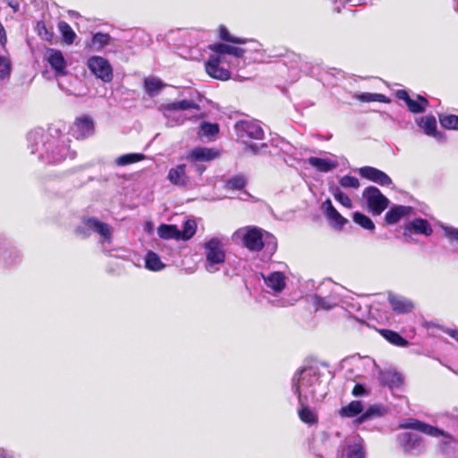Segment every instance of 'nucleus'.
<instances>
[{
    "label": "nucleus",
    "mask_w": 458,
    "mask_h": 458,
    "mask_svg": "<svg viewBox=\"0 0 458 458\" xmlns=\"http://www.w3.org/2000/svg\"><path fill=\"white\" fill-rule=\"evenodd\" d=\"M388 301L393 310L397 313L408 314L414 308L411 301L399 295L389 294Z\"/></svg>",
    "instance_id": "nucleus-29"
},
{
    "label": "nucleus",
    "mask_w": 458,
    "mask_h": 458,
    "mask_svg": "<svg viewBox=\"0 0 458 458\" xmlns=\"http://www.w3.org/2000/svg\"><path fill=\"white\" fill-rule=\"evenodd\" d=\"M217 152L208 148L197 147L194 148L187 156V159L191 162L210 161L216 158Z\"/></svg>",
    "instance_id": "nucleus-31"
},
{
    "label": "nucleus",
    "mask_w": 458,
    "mask_h": 458,
    "mask_svg": "<svg viewBox=\"0 0 458 458\" xmlns=\"http://www.w3.org/2000/svg\"><path fill=\"white\" fill-rule=\"evenodd\" d=\"M415 123L426 135L435 138L437 141L445 140V134L437 131V119L434 115L417 117Z\"/></svg>",
    "instance_id": "nucleus-17"
},
{
    "label": "nucleus",
    "mask_w": 458,
    "mask_h": 458,
    "mask_svg": "<svg viewBox=\"0 0 458 458\" xmlns=\"http://www.w3.org/2000/svg\"><path fill=\"white\" fill-rule=\"evenodd\" d=\"M321 400H307L298 401L300 404V408L298 409V416L300 420L307 424L308 426H314L318 423V416L315 410H312L310 407V403H317Z\"/></svg>",
    "instance_id": "nucleus-23"
},
{
    "label": "nucleus",
    "mask_w": 458,
    "mask_h": 458,
    "mask_svg": "<svg viewBox=\"0 0 458 458\" xmlns=\"http://www.w3.org/2000/svg\"><path fill=\"white\" fill-rule=\"evenodd\" d=\"M206 165L198 161L191 162V165L190 166V172H192L199 176H201L202 174L206 171Z\"/></svg>",
    "instance_id": "nucleus-57"
},
{
    "label": "nucleus",
    "mask_w": 458,
    "mask_h": 458,
    "mask_svg": "<svg viewBox=\"0 0 458 458\" xmlns=\"http://www.w3.org/2000/svg\"><path fill=\"white\" fill-rule=\"evenodd\" d=\"M353 98L360 102L366 103L377 101L388 104L391 102V99L387 96L381 93L361 92L354 94Z\"/></svg>",
    "instance_id": "nucleus-39"
},
{
    "label": "nucleus",
    "mask_w": 458,
    "mask_h": 458,
    "mask_svg": "<svg viewBox=\"0 0 458 458\" xmlns=\"http://www.w3.org/2000/svg\"><path fill=\"white\" fill-rule=\"evenodd\" d=\"M186 165L180 164L174 167L170 168L167 174L168 181L175 186L186 187L189 183L190 178L186 173Z\"/></svg>",
    "instance_id": "nucleus-27"
},
{
    "label": "nucleus",
    "mask_w": 458,
    "mask_h": 458,
    "mask_svg": "<svg viewBox=\"0 0 458 458\" xmlns=\"http://www.w3.org/2000/svg\"><path fill=\"white\" fill-rule=\"evenodd\" d=\"M388 412V408L383 404L375 403L369 405L360 416L354 419L353 423L355 425H360L368 420H371L375 418H380L385 416Z\"/></svg>",
    "instance_id": "nucleus-25"
},
{
    "label": "nucleus",
    "mask_w": 458,
    "mask_h": 458,
    "mask_svg": "<svg viewBox=\"0 0 458 458\" xmlns=\"http://www.w3.org/2000/svg\"><path fill=\"white\" fill-rule=\"evenodd\" d=\"M46 58L56 76H64L67 73V63L62 51L55 48H47Z\"/></svg>",
    "instance_id": "nucleus-20"
},
{
    "label": "nucleus",
    "mask_w": 458,
    "mask_h": 458,
    "mask_svg": "<svg viewBox=\"0 0 458 458\" xmlns=\"http://www.w3.org/2000/svg\"><path fill=\"white\" fill-rule=\"evenodd\" d=\"M413 208L410 206L394 205L385 215L387 225L397 224L403 216L410 215Z\"/></svg>",
    "instance_id": "nucleus-28"
},
{
    "label": "nucleus",
    "mask_w": 458,
    "mask_h": 458,
    "mask_svg": "<svg viewBox=\"0 0 458 458\" xmlns=\"http://www.w3.org/2000/svg\"><path fill=\"white\" fill-rule=\"evenodd\" d=\"M319 138L323 139V140H328L332 138V134H327V136H319Z\"/></svg>",
    "instance_id": "nucleus-64"
},
{
    "label": "nucleus",
    "mask_w": 458,
    "mask_h": 458,
    "mask_svg": "<svg viewBox=\"0 0 458 458\" xmlns=\"http://www.w3.org/2000/svg\"><path fill=\"white\" fill-rule=\"evenodd\" d=\"M352 394L356 397H360V396L367 395L369 394V392L364 384L356 383L352 391Z\"/></svg>",
    "instance_id": "nucleus-56"
},
{
    "label": "nucleus",
    "mask_w": 458,
    "mask_h": 458,
    "mask_svg": "<svg viewBox=\"0 0 458 458\" xmlns=\"http://www.w3.org/2000/svg\"><path fill=\"white\" fill-rule=\"evenodd\" d=\"M397 441L407 454L419 455L425 449L423 438L417 433H401L397 437Z\"/></svg>",
    "instance_id": "nucleus-12"
},
{
    "label": "nucleus",
    "mask_w": 458,
    "mask_h": 458,
    "mask_svg": "<svg viewBox=\"0 0 458 458\" xmlns=\"http://www.w3.org/2000/svg\"><path fill=\"white\" fill-rule=\"evenodd\" d=\"M218 30L219 37L224 41L231 42L233 44H244L246 42V40L242 38L232 36L227 28L224 25H220Z\"/></svg>",
    "instance_id": "nucleus-49"
},
{
    "label": "nucleus",
    "mask_w": 458,
    "mask_h": 458,
    "mask_svg": "<svg viewBox=\"0 0 458 458\" xmlns=\"http://www.w3.org/2000/svg\"><path fill=\"white\" fill-rule=\"evenodd\" d=\"M247 181L242 175H234L225 182L227 190H242L246 186Z\"/></svg>",
    "instance_id": "nucleus-45"
},
{
    "label": "nucleus",
    "mask_w": 458,
    "mask_h": 458,
    "mask_svg": "<svg viewBox=\"0 0 458 458\" xmlns=\"http://www.w3.org/2000/svg\"><path fill=\"white\" fill-rule=\"evenodd\" d=\"M439 123L442 127L447 130H458V115L443 114L439 116Z\"/></svg>",
    "instance_id": "nucleus-44"
},
{
    "label": "nucleus",
    "mask_w": 458,
    "mask_h": 458,
    "mask_svg": "<svg viewBox=\"0 0 458 458\" xmlns=\"http://www.w3.org/2000/svg\"><path fill=\"white\" fill-rule=\"evenodd\" d=\"M337 288L338 285L331 280L324 281L318 287L312 298L316 310H329L339 303L341 298L337 293Z\"/></svg>",
    "instance_id": "nucleus-8"
},
{
    "label": "nucleus",
    "mask_w": 458,
    "mask_h": 458,
    "mask_svg": "<svg viewBox=\"0 0 458 458\" xmlns=\"http://www.w3.org/2000/svg\"><path fill=\"white\" fill-rule=\"evenodd\" d=\"M145 159V155L141 153H127L118 157L115 164L118 166H125Z\"/></svg>",
    "instance_id": "nucleus-41"
},
{
    "label": "nucleus",
    "mask_w": 458,
    "mask_h": 458,
    "mask_svg": "<svg viewBox=\"0 0 458 458\" xmlns=\"http://www.w3.org/2000/svg\"><path fill=\"white\" fill-rule=\"evenodd\" d=\"M443 331L458 342V329L445 328Z\"/></svg>",
    "instance_id": "nucleus-59"
},
{
    "label": "nucleus",
    "mask_w": 458,
    "mask_h": 458,
    "mask_svg": "<svg viewBox=\"0 0 458 458\" xmlns=\"http://www.w3.org/2000/svg\"><path fill=\"white\" fill-rule=\"evenodd\" d=\"M368 210L373 216H379L389 205V199L376 186H368L362 192Z\"/></svg>",
    "instance_id": "nucleus-10"
},
{
    "label": "nucleus",
    "mask_w": 458,
    "mask_h": 458,
    "mask_svg": "<svg viewBox=\"0 0 458 458\" xmlns=\"http://www.w3.org/2000/svg\"><path fill=\"white\" fill-rule=\"evenodd\" d=\"M234 238L242 240V244L250 251L264 250L265 254L271 258L277 250V240L270 233L256 226H246L238 229Z\"/></svg>",
    "instance_id": "nucleus-4"
},
{
    "label": "nucleus",
    "mask_w": 458,
    "mask_h": 458,
    "mask_svg": "<svg viewBox=\"0 0 458 458\" xmlns=\"http://www.w3.org/2000/svg\"><path fill=\"white\" fill-rule=\"evenodd\" d=\"M271 146L276 149V152L267 151L270 155H280L284 162L290 167L301 165L305 156V149L291 144L284 138L271 140Z\"/></svg>",
    "instance_id": "nucleus-7"
},
{
    "label": "nucleus",
    "mask_w": 458,
    "mask_h": 458,
    "mask_svg": "<svg viewBox=\"0 0 458 458\" xmlns=\"http://www.w3.org/2000/svg\"><path fill=\"white\" fill-rule=\"evenodd\" d=\"M359 174L370 182H373L380 186H390L393 181L388 174L385 172L369 165L362 166L359 169Z\"/></svg>",
    "instance_id": "nucleus-18"
},
{
    "label": "nucleus",
    "mask_w": 458,
    "mask_h": 458,
    "mask_svg": "<svg viewBox=\"0 0 458 458\" xmlns=\"http://www.w3.org/2000/svg\"><path fill=\"white\" fill-rule=\"evenodd\" d=\"M441 228L449 243L458 246V228L451 225H442Z\"/></svg>",
    "instance_id": "nucleus-50"
},
{
    "label": "nucleus",
    "mask_w": 458,
    "mask_h": 458,
    "mask_svg": "<svg viewBox=\"0 0 458 458\" xmlns=\"http://www.w3.org/2000/svg\"><path fill=\"white\" fill-rule=\"evenodd\" d=\"M340 2H343L344 4H351L352 6L360 5L365 4L364 0H339Z\"/></svg>",
    "instance_id": "nucleus-61"
},
{
    "label": "nucleus",
    "mask_w": 458,
    "mask_h": 458,
    "mask_svg": "<svg viewBox=\"0 0 458 458\" xmlns=\"http://www.w3.org/2000/svg\"><path fill=\"white\" fill-rule=\"evenodd\" d=\"M251 45V47L248 48L250 49V51L248 52L249 54H250V55H245V60L249 59L250 61H252L254 63H265L270 58H276V56H269L273 55L275 52L267 54V52L260 47L261 46L259 43L252 41Z\"/></svg>",
    "instance_id": "nucleus-33"
},
{
    "label": "nucleus",
    "mask_w": 458,
    "mask_h": 458,
    "mask_svg": "<svg viewBox=\"0 0 458 458\" xmlns=\"http://www.w3.org/2000/svg\"><path fill=\"white\" fill-rule=\"evenodd\" d=\"M321 372L318 367L300 369L293 377V390L298 401L322 400L325 394L319 393Z\"/></svg>",
    "instance_id": "nucleus-3"
},
{
    "label": "nucleus",
    "mask_w": 458,
    "mask_h": 458,
    "mask_svg": "<svg viewBox=\"0 0 458 458\" xmlns=\"http://www.w3.org/2000/svg\"><path fill=\"white\" fill-rule=\"evenodd\" d=\"M379 384L391 390L399 389L403 384V377L395 370L380 371L378 374Z\"/></svg>",
    "instance_id": "nucleus-24"
},
{
    "label": "nucleus",
    "mask_w": 458,
    "mask_h": 458,
    "mask_svg": "<svg viewBox=\"0 0 458 458\" xmlns=\"http://www.w3.org/2000/svg\"><path fill=\"white\" fill-rule=\"evenodd\" d=\"M329 75L335 77L338 80H342L345 78V73L340 69L337 68H329L327 72Z\"/></svg>",
    "instance_id": "nucleus-58"
},
{
    "label": "nucleus",
    "mask_w": 458,
    "mask_h": 458,
    "mask_svg": "<svg viewBox=\"0 0 458 458\" xmlns=\"http://www.w3.org/2000/svg\"><path fill=\"white\" fill-rule=\"evenodd\" d=\"M308 163L317 171L321 173H328L338 167L339 163L336 160L323 158L318 157H310Z\"/></svg>",
    "instance_id": "nucleus-32"
},
{
    "label": "nucleus",
    "mask_w": 458,
    "mask_h": 458,
    "mask_svg": "<svg viewBox=\"0 0 458 458\" xmlns=\"http://www.w3.org/2000/svg\"><path fill=\"white\" fill-rule=\"evenodd\" d=\"M5 41H6L5 30H4L2 23L0 22V43L4 44Z\"/></svg>",
    "instance_id": "nucleus-62"
},
{
    "label": "nucleus",
    "mask_w": 458,
    "mask_h": 458,
    "mask_svg": "<svg viewBox=\"0 0 458 458\" xmlns=\"http://www.w3.org/2000/svg\"><path fill=\"white\" fill-rule=\"evenodd\" d=\"M219 132V126L217 123L208 122H202L200 124V133L206 137H213Z\"/></svg>",
    "instance_id": "nucleus-51"
},
{
    "label": "nucleus",
    "mask_w": 458,
    "mask_h": 458,
    "mask_svg": "<svg viewBox=\"0 0 458 458\" xmlns=\"http://www.w3.org/2000/svg\"><path fill=\"white\" fill-rule=\"evenodd\" d=\"M72 131L77 140L89 138L95 133V123L90 116L82 115L75 120Z\"/></svg>",
    "instance_id": "nucleus-16"
},
{
    "label": "nucleus",
    "mask_w": 458,
    "mask_h": 458,
    "mask_svg": "<svg viewBox=\"0 0 458 458\" xmlns=\"http://www.w3.org/2000/svg\"><path fill=\"white\" fill-rule=\"evenodd\" d=\"M58 30L62 35L63 40L64 43L71 45L74 42L76 38V34L72 29V27L64 21L58 22Z\"/></svg>",
    "instance_id": "nucleus-42"
},
{
    "label": "nucleus",
    "mask_w": 458,
    "mask_h": 458,
    "mask_svg": "<svg viewBox=\"0 0 458 458\" xmlns=\"http://www.w3.org/2000/svg\"><path fill=\"white\" fill-rule=\"evenodd\" d=\"M37 30L38 31V35L44 39L50 41L53 38V33L49 31L44 21H38Z\"/></svg>",
    "instance_id": "nucleus-54"
},
{
    "label": "nucleus",
    "mask_w": 458,
    "mask_h": 458,
    "mask_svg": "<svg viewBox=\"0 0 458 458\" xmlns=\"http://www.w3.org/2000/svg\"><path fill=\"white\" fill-rule=\"evenodd\" d=\"M264 281L265 291L268 293L278 294L286 286V277L281 271L261 273Z\"/></svg>",
    "instance_id": "nucleus-14"
},
{
    "label": "nucleus",
    "mask_w": 458,
    "mask_h": 458,
    "mask_svg": "<svg viewBox=\"0 0 458 458\" xmlns=\"http://www.w3.org/2000/svg\"><path fill=\"white\" fill-rule=\"evenodd\" d=\"M164 87L165 83L157 77H148L144 80V90L151 98L158 95Z\"/></svg>",
    "instance_id": "nucleus-36"
},
{
    "label": "nucleus",
    "mask_w": 458,
    "mask_h": 458,
    "mask_svg": "<svg viewBox=\"0 0 458 458\" xmlns=\"http://www.w3.org/2000/svg\"><path fill=\"white\" fill-rule=\"evenodd\" d=\"M28 148L43 164L55 165L66 158L73 159L76 153L71 151L69 137L63 131L51 125L45 131L37 128L27 135Z\"/></svg>",
    "instance_id": "nucleus-1"
},
{
    "label": "nucleus",
    "mask_w": 458,
    "mask_h": 458,
    "mask_svg": "<svg viewBox=\"0 0 458 458\" xmlns=\"http://www.w3.org/2000/svg\"><path fill=\"white\" fill-rule=\"evenodd\" d=\"M352 220L365 230L374 231L375 225L373 221L365 214L356 211L352 214Z\"/></svg>",
    "instance_id": "nucleus-43"
},
{
    "label": "nucleus",
    "mask_w": 458,
    "mask_h": 458,
    "mask_svg": "<svg viewBox=\"0 0 458 458\" xmlns=\"http://www.w3.org/2000/svg\"><path fill=\"white\" fill-rule=\"evenodd\" d=\"M378 332L386 341L395 346L404 347L409 344V341L403 338L398 332L390 329H379Z\"/></svg>",
    "instance_id": "nucleus-38"
},
{
    "label": "nucleus",
    "mask_w": 458,
    "mask_h": 458,
    "mask_svg": "<svg viewBox=\"0 0 458 458\" xmlns=\"http://www.w3.org/2000/svg\"><path fill=\"white\" fill-rule=\"evenodd\" d=\"M145 267L150 271H161L165 267L160 257L152 250H148L145 256Z\"/></svg>",
    "instance_id": "nucleus-37"
},
{
    "label": "nucleus",
    "mask_w": 458,
    "mask_h": 458,
    "mask_svg": "<svg viewBox=\"0 0 458 458\" xmlns=\"http://www.w3.org/2000/svg\"><path fill=\"white\" fill-rule=\"evenodd\" d=\"M321 209L324 216L334 228L342 229L344 225L348 223V220L336 210L329 199H327L322 203Z\"/></svg>",
    "instance_id": "nucleus-21"
},
{
    "label": "nucleus",
    "mask_w": 458,
    "mask_h": 458,
    "mask_svg": "<svg viewBox=\"0 0 458 458\" xmlns=\"http://www.w3.org/2000/svg\"><path fill=\"white\" fill-rule=\"evenodd\" d=\"M197 225L194 220H186L183 223L182 230L181 231V240H190L196 233Z\"/></svg>",
    "instance_id": "nucleus-48"
},
{
    "label": "nucleus",
    "mask_w": 458,
    "mask_h": 458,
    "mask_svg": "<svg viewBox=\"0 0 458 458\" xmlns=\"http://www.w3.org/2000/svg\"><path fill=\"white\" fill-rule=\"evenodd\" d=\"M87 67L89 72L104 83H109L114 79V69L109 61L99 55L88 58Z\"/></svg>",
    "instance_id": "nucleus-11"
},
{
    "label": "nucleus",
    "mask_w": 458,
    "mask_h": 458,
    "mask_svg": "<svg viewBox=\"0 0 458 458\" xmlns=\"http://www.w3.org/2000/svg\"><path fill=\"white\" fill-rule=\"evenodd\" d=\"M89 217H83L81 221V225H78L75 228V233L77 236H80L82 239H86L90 236L92 233V229L89 225Z\"/></svg>",
    "instance_id": "nucleus-52"
},
{
    "label": "nucleus",
    "mask_w": 458,
    "mask_h": 458,
    "mask_svg": "<svg viewBox=\"0 0 458 458\" xmlns=\"http://www.w3.org/2000/svg\"><path fill=\"white\" fill-rule=\"evenodd\" d=\"M6 2L8 4V5L13 9L14 13L19 11V4L17 2L13 3V1H10V0H6Z\"/></svg>",
    "instance_id": "nucleus-63"
},
{
    "label": "nucleus",
    "mask_w": 458,
    "mask_h": 458,
    "mask_svg": "<svg viewBox=\"0 0 458 458\" xmlns=\"http://www.w3.org/2000/svg\"><path fill=\"white\" fill-rule=\"evenodd\" d=\"M157 235L163 240H181V230L175 225L162 224L157 227Z\"/></svg>",
    "instance_id": "nucleus-35"
},
{
    "label": "nucleus",
    "mask_w": 458,
    "mask_h": 458,
    "mask_svg": "<svg viewBox=\"0 0 458 458\" xmlns=\"http://www.w3.org/2000/svg\"><path fill=\"white\" fill-rule=\"evenodd\" d=\"M339 183L344 188L358 189L360 187V182L358 178L352 175H344L339 180Z\"/></svg>",
    "instance_id": "nucleus-53"
},
{
    "label": "nucleus",
    "mask_w": 458,
    "mask_h": 458,
    "mask_svg": "<svg viewBox=\"0 0 458 458\" xmlns=\"http://www.w3.org/2000/svg\"><path fill=\"white\" fill-rule=\"evenodd\" d=\"M341 455L343 458H365V444L363 439L357 436L347 441L342 447Z\"/></svg>",
    "instance_id": "nucleus-19"
},
{
    "label": "nucleus",
    "mask_w": 458,
    "mask_h": 458,
    "mask_svg": "<svg viewBox=\"0 0 458 458\" xmlns=\"http://www.w3.org/2000/svg\"><path fill=\"white\" fill-rule=\"evenodd\" d=\"M11 65L4 57L0 56V81L4 80L10 75Z\"/></svg>",
    "instance_id": "nucleus-55"
},
{
    "label": "nucleus",
    "mask_w": 458,
    "mask_h": 458,
    "mask_svg": "<svg viewBox=\"0 0 458 458\" xmlns=\"http://www.w3.org/2000/svg\"><path fill=\"white\" fill-rule=\"evenodd\" d=\"M364 406L361 401H352L339 410L342 418H357L363 413Z\"/></svg>",
    "instance_id": "nucleus-34"
},
{
    "label": "nucleus",
    "mask_w": 458,
    "mask_h": 458,
    "mask_svg": "<svg viewBox=\"0 0 458 458\" xmlns=\"http://www.w3.org/2000/svg\"><path fill=\"white\" fill-rule=\"evenodd\" d=\"M166 110L168 111H179V110H190L195 109L199 110V106L193 100L182 99L167 104Z\"/></svg>",
    "instance_id": "nucleus-40"
},
{
    "label": "nucleus",
    "mask_w": 458,
    "mask_h": 458,
    "mask_svg": "<svg viewBox=\"0 0 458 458\" xmlns=\"http://www.w3.org/2000/svg\"><path fill=\"white\" fill-rule=\"evenodd\" d=\"M235 131L239 139L245 144V148L250 150L252 154L257 155L259 153H267L268 145L262 143L260 145L253 143L247 144L248 140H262L264 137V131L259 122L250 120H241L235 124Z\"/></svg>",
    "instance_id": "nucleus-6"
},
{
    "label": "nucleus",
    "mask_w": 458,
    "mask_h": 458,
    "mask_svg": "<svg viewBox=\"0 0 458 458\" xmlns=\"http://www.w3.org/2000/svg\"><path fill=\"white\" fill-rule=\"evenodd\" d=\"M272 56H276V58H280V61L285 65L288 69L293 70L297 74L298 72L301 71L304 68V64H307L306 61L302 59V57L290 51L283 52H275Z\"/></svg>",
    "instance_id": "nucleus-22"
},
{
    "label": "nucleus",
    "mask_w": 458,
    "mask_h": 458,
    "mask_svg": "<svg viewBox=\"0 0 458 458\" xmlns=\"http://www.w3.org/2000/svg\"><path fill=\"white\" fill-rule=\"evenodd\" d=\"M395 96L398 99L404 101L408 110L412 114H422L429 106V102L425 97L418 94L416 98H412L405 89H398Z\"/></svg>",
    "instance_id": "nucleus-15"
},
{
    "label": "nucleus",
    "mask_w": 458,
    "mask_h": 458,
    "mask_svg": "<svg viewBox=\"0 0 458 458\" xmlns=\"http://www.w3.org/2000/svg\"><path fill=\"white\" fill-rule=\"evenodd\" d=\"M330 191L335 200L341 203L345 208L352 207V200L339 187L335 186L330 189Z\"/></svg>",
    "instance_id": "nucleus-47"
},
{
    "label": "nucleus",
    "mask_w": 458,
    "mask_h": 458,
    "mask_svg": "<svg viewBox=\"0 0 458 458\" xmlns=\"http://www.w3.org/2000/svg\"><path fill=\"white\" fill-rule=\"evenodd\" d=\"M21 260V252L13 240L5 233H0V267L11 268L19 265Z\"/></svg>",
    "instance_id": "nucleus-9"
},
{
    "label": "nucleus",
    "mask_w": 458,
    "mask_h": 458,
    "mask_svg": "<svg viewBox=\"0 0 458 458\" xmlns=\"http://www.w3.org/2000/svg\"><path fill=\"white\" fill-rule=\"evenodd\" d=\"M213 54L206 62L207 73L216 80L227 81L231 77L232 65L240 66L245 63V55L250 49L230 46L225 43H216L209 47Z\"/></svg>",
    "instance_id": "nucleus-2"
},
{
    "label": "nucleus",
    "mask_w": 458,
    "mask_h": 458,
    "mask_svg": "<svg viewBox=\"0 0 458 458\" xmlns=\"http://www.w3.org/2000/svg\"><path fill=\"white\" fill-rule=\"evenodd\" d=\"M274 304L280 307H286L293 305V302H291L290 301L287 300H275Z\"/></svg>",
    "instance_id": "nucleus-60"
},
{
    "label": "nucleus",
    "mask_w": 458,
    "mask_h": 458,
    "mask_svg": "<svg viewBox=\"0 0 458 458\" xmlns=\"http://www.w3.org/2000/svg\"><path fill=\"white\" fill-rule=\"evenodd\" d=\"M399 427L401 428L405 429H414L431 437L443 436L445 438H451V435L449 433L445 432L443 429L437 427L431 426L426 422L420 421L414 418H409L403 420L400 423Z\"/></svg>",
    "instance_id": "nucleus-13"
},
{
    "label": "nucleus",
    "mask_w": 458,
    "mask_h": 458,
    "mask_svg": "<svg viewBox=\"0 0 458 458\" xmlns=\"http://www.w3.org/2000/svg\"><path fill=\"white\" fill-rule=\"evenodd\" d=\"M88 223L92 232L102 237L103 242L111 243L113 239V228L107 223L102 222L95 216H89Z\"/></svg>",
    "instance_id": "nucleus-26"
},
{
    "label": "nucleus",
    "mask_w": 458,
    "mask_h": 458,
    "mask_svg": "<svg viewBox=\"0 0 458 458\" xmlns=\"http://www.w3.org/2000/svg\"><path fill=\"white\" fill-rule=\"evenodd\" d=\"M111 36L107 33L97 32L92 36L91 45L98 46V50H101L106 46L109 45Z\"/></svg>",
    "instance_id": "nucleus-46"
},
{
    "label": "nucleus",
    "mask_w": 458,
    "mask_h": 458,
    "mask_svg": "<svg viewBox=\"0 0 458 458\" xmlns=\"http://www.w3.org/2000/svg\"><path fill=\"white\" fill-rule=\"evenodd\" d=\"M406 231L414 232L417 234L430 236L433 233L431 225L427 219L417 217L405 226Z\"/></svg>",
    "instance_id": "nucleus-30"
},
{
    "label": "nucleus",
    "mask_w": 458,
    "mask_h": 458,
    "mask_svg": "<svg viewBox=\"0 0 458 458\" xmlns=\"http://www.w3.org/2000/svg\"><path fill=\"white\" fill-rule=\"evenodd\" d=\"M224 241V237L215 236L202 244L205 256L204 267L210 274L219 271L221 266L225 262L226 252Z\"/></svg>",
    "instance_id": "nucleus-5"
}]
</instances>
